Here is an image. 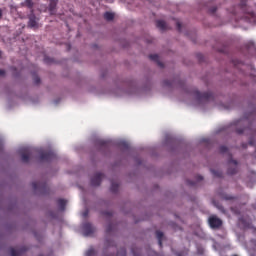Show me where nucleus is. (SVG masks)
Here are the masks:
<instances>
[{"label": "nucleus", "instance_id": "18", "mask_svg": "<svg viewBox=\"0 0 256 256\" xmlns=\"http://www.w3.org/2000/svg\"><path fill=\"white\" fill-rule=\"evenodd\" d=\"M57 204L60 211H65V206L67 205V201H65V199H58Z\"/></svg>", "mask_w": 256, "mask_h": 256}, {"label": "nucleus", "instance_id": "25", "mask_svg": "<svg viewBox=\"0 0 256 256\" xmlns=\"http://www.w3.org/2000/svg\"><path fill=\"white\" fill-rule=\"evenodd\" d=\"M163 84H164L166 87H173V85H175V82H174V81H171V80H164V81H163Z\"/></svg>", "mask_w": 256, "mask_h": 256}, {"label": "nucleus", "instance_id": "45", "mask_svg": "<svg viewBox=\"0 0 256 256\" xmlns=\"http://www.w3.org/2000/svg\"><path fill=\"white\" fill-rule=\"evenodd\" d=\"M232 13H233V15H235L237 12H235V11H232Z\"/></svg>", "mask_w": 256, "mask_h": 256}, {"label": "nucleus", "instance_id": "20", "mask_svg": "<svg viewBox=\"0 0 256 256\" xmlns=\"http://www.w3.org/2000/svg\"><path fill=\"white\" fill-rule=\"evenodd\" d=\"M115 231V224L109 223L106 227V234L111 235Z\"/></svg>", "mask_w": 256, "mask_h": 256}, {"label": "nucleus", "instance_id": "29", "mask_svg": "<svg viewBox=\"0 0 256 256\" xmlns=\"http://www.w3.org/2000/svg\"><path fill=\"white\" fill-rule=\"evenodd\" d=\"M99 145L101 147H109V143L107 141H104V140H100Z\"/></svg>", "mask_w": 256, "mask_h": 256}, {"label": "nucleus", "instance_id": "27", "mask_svg": "<svg viewBox=\"0 0 256 256\" xmlns=\"http://www.w3.org/2000/svg\"><path fill=\"white\" fill-rule=\"evenodd\" d=\"M105 245L106 247H113V245H115V242L113 240L106 239Z\"/></svg>", "mask_w": 256, "mask_h": 256}, {"label": "nucleus", "instance_id": "38", "mask_svg": "<svg viewBox=\"0 0 256 256\" xmlns=\"http://www.w3.org/2000/svg\"><path fill=\"white\" fill-rule=\"evenodd\" d=\"M3 76H5V70L0 69V77H3Z\"/></svg>", "mask_w": 256, "mask_h": 256}, {"label": "nucleus", "instance_id": "11", "mask_svg": "<svg viewBox=\"0 0 256 256\" xmlns=\"http://www.w3.org/2000/svg\"><path fill=\"white\" fill-rule=\"evenodd\" d=\"M28 27H30L31 29H37L39 27V23L37 22V16H35V14H31L29 16Z\"/></svg>", "mask_w": 256, "mask_h": 256}, {"label": "nucleus", "instance_id": "47", "mask_svg": "<svg viewBox=\"0 0 256 256\" xmlns=\"http://www.w3.org/2000/svg\"><path fill=\"white\" fill-rule=\"evenodd\" d=\"M1 55H3V52L0 51V57H1Z\"/></svg>", "mask_w": 256, "mask_h": 256}, {"label": "nucleus", "instance_id": "36", "mask_svg": "<svg viewBox=\"0 0 256 256\" xmlns=\"http://www.w3.org/2000/svg\"><path fill=\"white\" fill-rule=\"evenodd\" d=\"M196 180H197V181H203V176L198 175V176L196 177Z\"/></svg>", "mask_w": 256, "mask_h": 256}, {"label": "nucleus", "instance_id": "14", "mask_svg": "<svg viewBox=\"0 0 256 256\" xmlns=\"http://www.w3.org/2000/svg\"><path fill=\"white\" fill-rule=\"evenodd\" d=\"M221 199H224V201H235V196H231L225 192H218Z\"/></svg>", "mask_w": 256, "mask_h": 256}, {"label": "nucleus", "instance_id": "24", "mask_svg": "<svg viewBox=\"0 0 256 256\" xmlns=\"http://www.w3.org/2000/svg\"><path fill=\"white\" fill-rule=\"evenodd\" d=\"M211 173L214 175V177H223V172H221L220 170H211Z\"/></svg>", "mask_w": 256, "mask_h": 256}, {"label": "nucleus", "instance_id": "31", "mask_svg": "<svg viewBox=\"0 0 256 256\" xmlns=\"http://www.w3.org/2000/svg\"><path fill=\"white\" fill-rule=\"evenodd\" d=\"M95 255V249L90 248L87 252H86V256H93Z\"/></svg>", "mask_w": 256, "mask_h": 256}, {"label": "nucleus", "instance_id": "37", "mask_svg": "<svg viewBox=\"0 0 256 256\" xmlns=\"http://www.w3.org/2000/svg\"><path fill=\"white\" fill-rule=\"evenodd\" d=\"M187 184L190 185L191 187H193V185H195V182L188 180Z\"/></svg>", "mask_w": 256, "mask_h": 256}, {"label": "nucleus", "instance_id": "4", "mask_svg": "<svg viewBox=\"0 0 256 256\" xmlns=\"http://www.w3.org/2000/svg\"><path fill=\"white\" fill-rule=\"evenodd\" d=\"M229 160H228V175H235L237 173V165H239V162L237 160L233 159V155L229 154Z\"/></svg>", "mask_w": 256, "mask_h": 256}, {"label": "nucleus", "instance_id": "17", "mask_svg": "<svg viewBox=\"0 0 256 256\" xmlns=\"http://www.w3.org/2000/svg\"><path fill=\"white\" fill-rule=\"evenodd\" d=\"M156 237L158 239V244H159V247H163V237H164V234L163 232L161 231H156Z\"/></svg>", "mask_w": 256, "mask_h": 256}, {"label": "nucleus", "instance_id": "44", "mask_svg": "<svg viewBox=\"0 0 256 256\" xmlns=\"http://www.w3.org/2000/svg\"><path fill=\"white\" fill-rule=\"evenodd\" d=\"M249 145H253V142L251 140L249 141Z\"/></svg>", "mask_w": 256, "mask_h": 256}, {"label": "nucleus", "instance_id": "1", "mask_svg": "<svg viewBox=\"0 0 256 256\" xmlns=\"http://www.w3.org/2000/svg\"><path fill=\"white\" fill-rule=\"evenodd\" d=\"M253 121H255V112L245 113L242 118L234 122V125L236 127H241V125H245L246 127L237 128L236 133H238V135H243V133H246V135H256L255 130L251 129V127H253Z\"/></svg>", "mask_w": 256, "mask_h": 256}, {"label": "nucleus", "instance_id": "19", "mask_svg": "<svg viewBox=\"0 0 256 256\" xmlns=\"http://www.w3.org/2000/svg\"><path fill=\"white\" fill-rule=\"evenodd\" d=\"M110 191H111L112 193H117V191H119V183H118V182H115V181H112V182H111Z\"/></svg>", "mask_w": 256, "mask_h": 256}, {"label": "nucleus", "instance_id": "15", "mask_svg": "<svg viewBox=\"0 0 256 256\" xmlns=\"http://www.w3.org/2000/svg\"><path fill=\"white\" fill-rule=\"evenodd\" d=\"M156 27L160 29V31H167V23L163 20L156 21Z\"/></svg>", "mask_w": 256, "mask_h": 256}, {"label": "nucleus", "instance_id": "39", "mask_svg": "<svg viewBox=\"0 0 256 256\" xmlns=\"http://www.w3.org/2000/svg\"><path fill=\"white\" fill-rule=\"evenodd\" d=\"M122 145H123V147H125L126 149H129V144H127V143H122Z\"/></svg>", "mask_w": 256, "mask_h": 256}, {"label": "nucleus", "instance_id": "7", "mask_svg": "<svg viewBox=\"0 0 256 256\" xmlns=\"http://www.w3.org/2000/svg\"><path fill=\"white\" fill-rule=\"evenodd\" d=\"M245 15H249V17H254L255 13L253 10H250L247 7V0H240V4L238 6Z\"/></svg>", "mask_w": 256, "mask_h": 256}, {"label": "nucleus", "instance_id": "35", "mask_svg": "<svg viewBox=\"0 0 256 256\" xmlns=\"http://www.w3.org/2000/svg\"><path fill=\"white\" fill-rule=\"evenodd\" d=\"M103 215H105V217H113V212H103Z\"/></svg>", "mask_w": 256, "mask_h": 256}, {"label": "nucleus", "instance_id": "21", "mask_svg": "<svg viewBox=\"0 0 256 256\" xmlns=\"http://www.w3.org/2000/svg\"><path fill=\"white\" fill-rule=\"evenodd\" d=\"M24 7H27L28 9H33L35 3H33V0H25L24 3H22Z\"/></svg>", "mask_w": 256, "mask_h": 256}, {"label": "nucleus", "instance_id": "33", "mask_svg": "<svg viewBox=\"0 0 256 256\" xmlns=\"http://www.w3.org/2000/svg\"><path fill=\"white\" fill-rule=\"evenodd\" d=\"M216 12H217V7H216V6L211 7V8L209 9V13H211L212 15L215 14Z\"/></svg>", "mask_w": 256, "mask_h": 256}, {"label": "nucleus", "instance_id": "40", "mask_svg": "<svg viewBox=\"0 0 256 256\" xmlns=\"http://www.w3.org/2000/svg\"><path fill=\"white\" fill-rule=\"evenodd\" d=\"M87 215H89V211H85L84 213H83V217H87Z\"/></svg>", "mask_w": 256, "mask_h": 256}, {"label": "nucleus", "instance_id": "30", "mask_svg": "<svg viewBox=\"0 0 256 256\" xmlns=\"http://www.w3.org/2000/svg\"><path fill=\"white\" fill-rule=\"evenodd\" d=\"M219 150H220V153H228L229 151L227 146H220Z\"/></svg>", "mask_w": 256, "mask_h": 256}, {"label": "nucleus", "instance_id": "2", "mask_svg": "<svg viewBox=\"0 0 256 256\" xmlns=\"http://www.w3.org/2000/svg\"><path fill=\"white\" fill-rule=\"evenodd\" d=\"M192 95H194L197 101H213L215 99V96L211 92L201 93L198 90H193Z\"/></svg>", "mask_w": 256, "mask_h": 256}, {"label": "nucleus", "instance_id": "43", "mask_svg": "<svg viewBox=\"0 0 256 256\" xmlns=\"http://www.w3.org/2000/svg\"><path fill=\"white\" fill-rule=\"evenodd\" d=\"M0 151H3V144H0Z\"/></svg>", "mask_w": 256, "mask_h": 256}, {"label": "nucleus", "instance_id": "5", "mask_svg": "<svg viewBox=\"0 0 256 256\" xmlns=\"http://www.w3.org/2000/svg\"><path fill=\"white\" fill-rule=\"evenodd\" d=\"M208 223H209L211 229H219L223 225V220H221L216 215H212L209 217Z\"/></svg>", "mask_w": 256, "mask_h": 256}, {"label": "nucleus", "instance_id": "6", "mask_svg": "<svg viewBox=\"0 0 256 256\" xmlns=\"http://www.w3.org/2000/svg\"><path fill=\"white\" fill-rule=\"evenodd\" d=\"M55 159V153L51 150L40 152V161H53Z\"/></svg>", "mask_w": 256, "mask_h": 256}, {"label": "nucleus", "instance_id": "13", "mask_svg": "<svg viewBox=\"0 0 256 256\" xmlns=\"http://www.w3.org/2000/svg\"><path fill=\"white\" fill-rule=\"evenodd\" d=\"M25 251H27V247H25V246L21 247L19 250H15L14 248H11L10 255L11 256H21V255H23V253H25Z\"/></svg>", "mask_w": 256, "mask_h": 256}, {"label": "nucleus", "instance_id": "9", "mask_svg": "<svg viewBox=\"0 0 256 256\" xmlns=\"http://www.w3.org/2000/svg\"><path fill=\"white\" fill-rule=\"evenodd\" d=\"M82 229L86 237H89V235H93L95 233V228L89 222L84 223Z\"/></svg>", "mask_w": 256, "mask_h": 256}, {"label": "nucleus", "instance_id": "42", "mask_svg": "<svg viewBox=\"0 0 256 256\" xmlns=\"http://www.w3.org/2000/svg\"><path fill=\"white\" fill-rule=\"evenodd\" d=\"M243 149H247V144H242Z\"/></svg>", "mask_w": 256, "mask_h": 256}, {"label": "nucleus", "instance_id": "41", "mask_svg": "<svg viewBox=\"0 0 256 256\" xmlns=\"http://www.w3.org/2000/svg\"><path fill=\"white\" fill-rule=\"evenodd\" d=\"M3 17V10L0 9V19Z\"/></svg>", "mask_w": 256, "mask_h": 256}, {"label": "nucleus", "instance_id": "46", "mask_svg": "<svg viewBox=\"0 0 256 256\" xmlns=\"http://www.w3.org/2000/svg\"><path fill=\"white\" fill-rule=\"evenodd\" d=\"M254 246L256 247V240H254Z\"/></svg>", "mask_w": 256, "mask_h": 256}, {"label": "nucleus", "instance_id": "34", "mask_svg": "<svg viewBox=\"0 0 256 256\" xmlns=\"http://www.w3.org/2000/svg\"><path fill=\"white\" fill-rule=\"evenodd\" d=\"M176 27H177V30L179 31V33H181V22L177 21Z\"/></svg>", "mask_w": 256, "mask_h": 256}, {"label": "nucleus", "instance_id": "22", "mask_svg": "<svg viewBox=\"0 0 256 256\" xmlns=\"http://www.w3.org/2000/svg\"><path fill=\"white\" fill-rule=\"evenodd\" d=\"M104 19H106V21H113V19H115V15L111 12H106L104 14Z\"/></svg>", "mask_w": 256, "mask_h": 256}, {"label": "nucleus", "instance_id": "28", "mask_svg": "<svg viewBox=\"0 0 256 256\" xmlns=\"http://www.w3.org/2000/svg\"><path fill=\"white\" fill-rule=\"evenodd\" d=\"M33 81H34L35 85H39V83H41V78H39V76L34 74Z\"/></svg>", "mask_w": 256, "mask_h": 256}, {"label": "nucleus", "instance_id": "3", "mask_svg": "<svg viewBox=\"0 0 256 256\" xmlns=\"http://www.w3.org/2000/svg\"><path fill=\"white\" fill-rule=\"evenodd\" d=\"M32 189L43 194L49 193V186L47 185V182H32Z\"/></svg>", "mask_w": 256, "mask_h": 256}, {"label": "nucleus", "instance_id": "12", "mask_svg": "<svg viewBox=\"0 0 256 256\" xmlns=\"http://www.w3.org/2000/svg\"><path fill=\"white\" fill-rule=\"evenodd\" d=\"M21 159L23 163H29V159H31V149L24 148L21 153Z\"/></svg>", "mask_w": 256, "mask_h": 256}, {"label": "nucleus", "instance_id": "32", "mask_svg": "<svg viewBox=\"0 0 256 256\" xmlns=\"http://www.w3.org/2000/svg\"><path fill=\"white\" fill-rule=\"evenodd\" d=\"M44 63H47V64L53 63V59H51V58L45 56V57H44Z\"/></svg>", "mask_w": 256, "mask_h": 256}, {"label": "nucleus", "instance_id": "16", "mask_svg": "<svg viewBox=\"0 0 256 256\" xmlns=\"http://www.w3.org/2000/svg\"><path fill=\"white\" fill-rule=\"evenodd\" d=\"M149 59H151V61H154L155 63H157V65L159 67H164L163 63L159 60V55L151 54V55H149Z\"/></svg>", "mask_w": 256, "mask_h": 256}, {"label": "nucleus", "instance_id": "8", "mask_svg": "<svg viewBox=\"0 0 256 256\" xmlns=\"http://www.w3.org/2000/svg\"><path fill=\"white\" fill-rule=\"evenodd\" d=\"M103 177H105L104 173H96L92 178H91V185L92 187H99L101 185V181H103Z\"/></svg>", "mask_w": 256, "mask_h": 256}, {"label": "nucleus", "instance_id": "10", "mask_svg": "<svg viewBox=\"0 0 256 256\" xmlns=\"http://www.w3.org/2000/svg\"><path fill=\"white\" fill-rule=\"evenodd\" d=\"M239 223H241L245 229H253V222L247 217L239 218Z\"/></svg>", "mask_w": 256, "mask_h": 256}, {"label": "nucleus", "instance_id": "26", "mask_svg": "<svg viewBox=\"0 0 256 256\" xmlns=\"http://www.w3.org/2000/svg\"><path fill=\"white\" fill-rule=\"evenodd\" d=\"M117 256H127V250L125 248H121L118 252H117Z\"/></svg>", "mask_w": 256, "mask_h": 256}, {"label": "nucleus", "instance_id": "23", "mask_svg": "<svg viewBox=\"0 0 256 256\" xmlns=\"http://www.w3.org/2000/svg\"><path fill=\"white\" fill-rule=\"evenodd\" d=\"M56 7H57V2H55V0H51V2L49 4L50 13H53L55 11Z\"/></svg>", "mask_w": 256, "mask_h": 256}]
</instances>
